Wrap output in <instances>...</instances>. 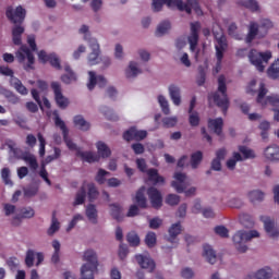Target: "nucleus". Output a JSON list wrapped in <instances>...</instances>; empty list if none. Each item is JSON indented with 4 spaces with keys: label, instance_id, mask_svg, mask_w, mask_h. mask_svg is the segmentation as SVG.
Returning a JSON list of instances; mask_svg holds the SVG:
<instances>
[{
    "label": "nucleus",
    "instance_id": "nucleus-1",
    "mask_svg": "<svg viewBox=\"0 0 279 279\" xmlns=\"http://www.w3.org/2000/svg\"><path fill=\"white\" fill-rule=\"evenodd\" d=\"M211 97L216 106H218V108H221L223 114H226L228 112V108H230L226 75L221 74L220 76H218V89Z\"/></svg>",
    "mask_w": 279,
    "mask_h": 279
},
{
    "label": "nucleus",
    "instance_id": "nucleus-2",
    "mask_svg": "<svg viewBox=\"0 0 279 279\" xmlns=\"http://www.w3.org/2000/svg\"><path fill=\"white\" fill-rule=\"evenodd\" d=\"M213 34L215 36V49H216V58L217 63L215 69L213 70L214 75H217L219 71H221V62L223 60V53L228 50V39L226 38V35H223V31H219L218 33L213 31Z\"/></svg>",
    "mask_w": 279,
    "mask_h": 279
},
{
    "label": "nucleus",
    "instance_id": "nucleus-3",
    "mask_svg": "<svg viewBox=\"0 0 279 279\" xmlns=\"http://www.w3.org/2000/svg\"><path fill=\"white\" fill-rule=\"evenodd\" d=\"M258 236L259 234H258V231L256 230H251V231L240 230L235 232V234L232 238V241L238 252H240V254H245V252H247V245H245V243Z\"/></svg>",
    "mask_w": 279,
    "mask_h": 279
},
{
    "label": "nucleus",
    "instance_id": "nucleus-4",
    "mask_svg": "<svg viewBox=\"0 0 279 279\" xmlns=\"http://www.w3.org/2000/svg\"><path fill=\"white\" fill-rule=\"evenodd\" d=\"M271 51L267 50L265 52H259L256 49H251L248 53V60L253 66L259 71V73H263L265 71V66L263 64H268L269 60H271Z\"/></svg>",
    "mask_w": 279,
    "mask_h": 279
},
{
    "label": "nucleus",
    "instance_id": "nucleus-5",
    "mask_svg": "<svg viewBox=\"0 0 279 279\" xmlns=\"http://www.w3.org/2000/svg\"><path fill=\"white\" fill-rule=\"evenodd\" d=\"M52 116H53V121H54L56 128H60V130L63 134V141H64L66 147H69L72 151H78L80 149H77V144L73 143V140L69 138V129L66 128L64 120H62L60 118V113L58 112V110H54L52 112Z\"/></svg>",
    "mask_w": 279,
    "mask_h": 279
},
{
    "label": "nucleus",
    "instance_id": "nucleus-6",
    "mask_svg": "<svg viewBox=\"0 0 279 279\" xmlns=\"http://www.w3.org/2000/svg\"><path fill=\"white\" fill-rule=\"evenodd\" d=\"M5 16L13 25H23L25 23V17L27 16V11L22 5L8 7L5 11Z\"/></svg>",
    "mask_w": 279,
    "mask_h": 279
},
{
    "label": "nucleus",
    "instance_id": "nucleus-7",
    "mask_svg": "<svg viewBox=\"0 0 279 279\" xmlns=\"http://www.w3.org/2000/svg\"><path fill=\"white\" fill-rule=\"evenodd\" d=\"M50 86L52 88L54 101L58 108H60L61 110H66L71 101L64 96V94H62V85H60V83L58 82H52Z\"/></svg>",
    "mask_w": 279,
    "mask_h": 279
},
{
    "label": "nucleus",
    "instance_id": "nucleus-8",
    "mask_svg": "<svg viewBox=\"0 0 279 279\" xmlns=\"http://www.w3.org/2000/svg\"><path fill=\"white\" fill-rule=\"evenodd\" d=\"M84 38L89 43L92 49V52L88 54V64L95 66V64H99V53H101L99 50V43H97V39L95 38H88V35H85Z\"/></svg>",
    "mask_w": 279,
    "mask_h": 279
},
{
    "label": "nucleus",
    "instance_id": "nucleus-9",
    "mask_svg": "<svg viewBox=\"0 0 279 279\" xmlns=\"http://www.w3.org/2000/svg\"><path fill=\"white\" fill-rule=\"evenodd\" d=\"M38 60L41 62V64H47L49 62L53 69H57V71L62 70V65L60 64V58H58V54L56 53H49L47 54V51L40 50L38 52Z\"/></svg>",
    "mask_w": 279,
    "mask_h": 279
},
{
    "label": "nucleus",
    "instance_id": "nucleus-10",
    "mask_svg": "<svg viewBox=\"0 0 279 279\" xmlns=\"http://www.w3.org/2000/svg\"><path fill=\"white\" fill-rule=\"evenodd\" d=\"M16 58L19 62H25V58H27V65L26 69H34V62L36 59L34 58V53L29 48L25 45H22L16 52Z\"/></svg>",
    "mask_w": 279,
    "mask_h": 279
},
{
    "label": "nucleus",
    "instance_id": "nucleus-11",
    "mask_svg": "<svg viewBox=\"0 0 279 279\" xmlns=\"http://www.w3.org/2000/svg\"><path fill=\"white\" fill-rule=\"evenodd\" d=\"M174 8H177L180 12H186V14H191L193 10L195 12H199V3L197 0H186V2L182 0H173Z\"/></svg>",
    "mask_w": 279,
    "mask_h": 279
},
{
    "label": "nucleus",
    "instance_id": "nucleus-12",
    "mask_svg": "<svg viewBox=\"0 0 279 279\" xmlns=\"http://www.w3.org/2000/svg\"><path fill=\"white\" fill-rule=\"evenodd\" d=\"M124 141H145L147 138V131L137 130L136 126L130 128L128 131L123 133Z\"/></svg>",
    "mask_w": 279,
    "mask_h": 279
},
{
    "label": "nucleus",
    "instance_id": "nucleus-13",
    "mask_svg": "<svg viewBox=\"0 0 279 279\" xmlns=\"http://www.w3.org/2000/svg\"><path fill=\"white\" fill-rule=\"evenodd\" d=\"M199 29H202V24H199V22L191 23V35L187 38L191 51L197 49V43H199Z\"/></svg>",
    "mask_w": 279,
    "mask_h": 279
},
{
    "label": "nucleus",
    "instance_id": "nucleus-14",
    "mask_svg": "<svg viewBox=\"0 0 279 279\" xmlns=\"http://www.w3.org/2000/svg\"><path fill=\"white\" fill-rule=\"evenodd\" d=\"M88 75H89V81L87 83L88 90H95V87L97 85L99 86V88H105L106 84H108V81L104 75H97L93 71H89Z\"/></svg>",
    "mask_w": 279,
    "mask_h": 279
},
{
    "label": "nucleus",
    "instance_id": "nucleus-15",
    "mask_svg": "<svg viewBox=\"0 0 279 279\" xmlns=\"http://www.w3.org/2000/svg\"><path fill=\"white\" fill-rule=\"evenodd\" d=\"M260 221L264 222L266 233L270 239H278L279 230L276 228V222L269 216H260Z\"/></svg>",
    "mask_w": 279,
    "mask_h": 279
},
{
    "label": "nucleus",
    "instance_id": "nucleus-16",
    "mask_svg": "<svg viewBox=\"0 0 279 279\" xmlns=\"http://www.w3.org/2000/svg\"><path fill=\"white\" fill-rule=\"evenodd\" d=\"M147 195L153 208H162V194L158 189L154 186L148 187Z\"/></svg>",
    "mask_w": 279,
    "mask_h": 279
},
{
    "label": "nucleus",
    "instance_id": "nucleus-17",
    "mask_svg": "<svg viewBox=\"0 0 279 279\" xmlns=\"http://www.w3.org/2000/svg\"><path fill=\"white\" fill-rule=\"evenodd\" d=\"M174 180L177 181L171 182L172 189H174L177 193H184V191H186V174L182 172H175Z\"/></svg>",
    "mask_w": 279,
    "mask_h": 279
},
{
    "label": "nucleus",
    "instance_id": "nucleus-18",
    "mask_svg": "<svg viewBox=\"0 0 279 279\" xmlns=\"http://www.w3.org/2000/svg\"><path fill=\"white\" fill-rule=\"evenodd\" d=\"M135 259L142 269H147L148 274H154L156 270V262L145 255H135Z\"/></svg>",
    "mask_w": 279,
    "mask_h": 279
},
{
    "label": "nucleus",
    "instance_id": "nucleus-19",
    "mask_svg": "<svg viewBox=\"0 0 279 279\" xmlns=\"http://www.w3.org/2000/svg\"><path fill=\"white\" fill-rule=\"evenodd\" d=\"M12 40L13 45L21 46L23 45V34H25V26L23 24H14L12 29Z\"/></svg>",
    "mask_w": 279,
    "mask_h": 279
},
{
    "label": "nucleus",
    "instance_id": "nucleus-20",
    "mask_svg": "<svg viewBox=\"0 0 279 279\" xmlns=\"http://www.w3.org/2000/svg\"><path fill=\"white\" fill-rule=\"evenodd\" d=\"M36 211L32 207H24L21 209V215L13 217L12 226H21V219H32Z\"/></svg>",
    "mask_w": 279,
    "mask_h": 279
},
{
    "label": "nucleus",
    "instance_id": "nucleus-21",
    "mask_svg": "<svg viewBox=\"0 0 279 279\" xmlns=\"http://www.w3.org/2000/svg\"><path fill=\"white\" fill-rule=\"evenodd\" d=\"M264 156L266 160H270V162H278L279 161V147L278 145L268 146L264 150Z\"/></svg>",
    "mask_w": 279,
    "mask_h": 279
},
{
    "label": "nucleus",
    "instance_id": "nucleus-22",
    "mask_svg": "<svg viewBox=\"0 0 279 279\" xmlns=\"http://www.w3.org/2000/svg\"><path fill=\"white\" fill-rule=\"evenodd\" d=\"M274 276V270L269 267L262 268L255 274H250L246 279H270Z\"/></svg>",
    "mask_w": 279,
    "mask_h": 279
},
{
    "label": "nucleus",
    "instance_id": "nucleus-23",
    "mask_svg": "<svg viewBox=\"0 0 279 279\" xmlns=\"http://www.w3.org/2000/svg\"><path fill=\"white\" fill-rule=\"evenodd\" d=\"M148 181L151 182L155 186L157 184H165V177L158 173V169L150 168L147 170Z\"/></svg>",
    "mask_w": 279,
    "mask_h": 279
},
{
    "label": "nucleus",
    "instance_id": "nucleus-24",
    "mask_svg": "<svg viewBox=\"0 0 279 279\" xmlns=\"http://www.w3.org/2000/svg\"><path fill=\"white\" fill-rule=\"evenodd\" d=\"M258 29H260V26H258V23H256V22H251L250 23L248 33H247L246 38H245V43L247 45L253 43L255 40L256 36H258Z\"/></svg>",
    "mask_w": 279,
    "mask_h": 279
},
{
    "label": "nucleus",
    "instance_id": "nucleus-25",
    "mask_svg": "<svg viewBox=\"0 0 279 279\" xmlns=\"http://www.w3.org/2000/svg\"><path fill=\"white\" fill-rule=\"evenodd\" d=\"M210 128L217 136H223V118H216L210 120Z\"/></svg>",
    "mask_w": 279,
    "mask_h": 279
},
{
    "label": "nucleus",
    "instance_id": "nucleus-26",
    "mask_svg": "<svg viewBox=\"0 0 279 279\" xmlns=\"http://www.w3.org/2000/svg\"><path fill=\"white\" fill-rule=\"evenodd\" d=\"M73 123L75 128H77L82 132H88V130H90V123L86 121L83 116H75L73 119Z\"/></svg>",
    "mask_w": 279,
    "mask_h": 279
},
{
    "label": "nucleus",
    "instance_id": "nucleus-27",
    "mask_svg": "<svg viewBox=\"0 0 279 279\" xmlns=\"http://www.w3.org/2000/svg\"><path fill=\"white\" fill-rule=\"evenodd\" d=\"M76 156L82 158L84 162H99V156L95 155L93 151H76Z\"/></svg>",
    "mask_w": 279,
    "mask_h": 279
},
{
    "label": "nucleus",
    "instance_id": "nucleus-28",
    "mask_svg": "<svg viewBox=\"0 0 279 279\" xmlns=\"http://www.w3.org/2000/svg\"><path fill=\"white\" fill-rule=\"evenodd\" d=\"M64 71L66 74L61 76V81L64 84H72V82H77V75H75V72L71 70V65H65Z\"/></svg>",
    "mask_w": 279,
    "mask_h": 279
},
{
    "label": "nucleus",
    "instance_id": "nucleus-29",
    "mask_svg": "<svg viewBox=\"0 0 279 279\" xmlns=\"http://www.w3.org/2000/svg\"><path fill=\"white\" fill-rule=\"evenodd\" d=\"M32 97L38 104L39 108L43 110V105L45 108H51V102H49V99L47 97H44L43 100H40V94H38V89H32Z\"/></svg>",
    "mask_w": 279,
    "mask_h": 279
},
{
    "label": "nucleus",
    "instance_id": "nucleus-30",
    "mask_svg": "<svg viewBox=\"0 0 279 279\" xmlns=\"http://www.w3.org/2000/svg\"><path fill=\"white\" fill-rule=\"evenodd\" d=\"M168 232H169V236H170V238L168 239V241H169L170 243H173V241H175V239H178L179 234L182 233V225H181L180 222L173 223V225L169 228Z\"/></svg>",
    "mask_w": 279,
    "mask_h": 279
},
{
    "label": "nucleus",
    "instance_id": "nucleus-31",
    "mask_svg": "<svg viewBox=\"0 0 279 279\" xmlns=\"http://www.w3.org/2000/svg\"><path fill=\"white\" fill-rule=\"evenodd\" d=\"M85 202H86V182H84L81 189L77 191L73 206H82V204H84Z\"/></svg>",
    "mask_w": 279,
    "mask_h": 279
},
{
    "label": "nucleus",
    "instance_id": "nucleus-32",
    "mask_svg": "<svg viewBox=\"0 0 279 279\" xmlns=\"http://www.w3.org/2000/svg\"><path fill=\"white\" fill-rule=\"evenodd\" d=\"M170 98L173 101L174 106H180L182 104V98L180 97V87L175 85L169 86Z\"/></svg>",
    "mask_w": 279,
    "mask_h": 279
},
{
    "label": "nucleus",
    "instance_id": "nucleus-33",
    "mask_svg": "<svg viewBox=\"0 0 279 279\" xmlns=\"http://www.w3.org/2000/svg\"><path fill=\"white\" fill-rule=\"evenodd\" d=\"M87 189V197L89 202H95L97 197H99V191L97 190V186L95 183H85V191Z\"/></svg>",
    "mask_w": 279,
    "mask_h": 279
},
{
    "label": "nucleus",
    "instance_id": "nucleus-34",
    "mask_svg": "<svg viewBox=\"0 0 279 279\" xmlns=\"http://www.w3.org/2000/svg\"><path fill=\"white\" fill-rule=\"evenodd\" d=\"M135 202L140 208H147V198L145 197V186L138 189L135 195Z\"/></svg>",
    "mask_w": 279,
    "mask_h": 279
},
{
    "label": "nucleus",
    "instance_id": "nucleus-35",
    "mask_svg": "<svg viewBox=\"0 0 279 279\" xmlns=\"http://www.w3.org/2000/svg\"><path fill=\"white\" fill-rule=\"evenodd\" d=\"M236 162H243V156L241 153L234 151L232 154V158L227 160V168H229L230 171H234L236 168Z\"/></svg>",
    "mask_w": 279,
    "mask_h": 279
},
{
    "label": "nucleus",
    "instance_id": "nucleus-36",
    "mask_svg": "<svg viewBox=\"0 0 279 279\" xmlns=\"http://www.w3.org/2000/svg\"><path fill=\"white\" fill-rule=\"evenodd\" d=\"M97 150H98V155L101 158H110V156H112V150H110V147H108V145H106V143L104 142H98L96 144Z\"/></svg>",
    "mask_w": 279,
    "mask_h": 279
},
{
    "label": "nucleus",
    "instance_id": "nucleus-37",
    "mask_svg": "<svg viewBox=\"0 0 279 279\" xmlns=\"http://www.w3.org/2000/svg\"><path fill=\"white\" fill-rule=\"evenodd\" d=\"M163 5H168V8H175L173 0H153V10L155 12H160Z\"/></svg>",
    "mask_w": 279,
    "mask_h": 279
},
{
    "label": "nucleus",
    "instance_id": "nucleus-38",
    "mask_svg": "<svg viewBox=\"0 0 279 279\" xmlns=\"http://www.w3.org/2000/svg\"><path fill=\"white\" fill-rule=\"evenodd\" d=\"M192 213L194 215H199V213H203V217H205L206 219L210 218V209H202V202L199 199H196L194 202Z\"/></svg>",
    "mask_w": 279,
    "mask_h": 279
},
{
    "label": "nucleus",
    "instance_id": "nucleus-39",
    "mask_svg": "<svg viewBox=\"0 0 279 279\" xmlns=\"http://www.w3.org/2000/svg\"><path fill=\"white\" fill-rule=\"evenodd\" d=\"M10 84H11V86H13V88H15V90H17L20 93V95H27V93H28L27 87H25V85H23V82H21V80L16 78V77H12L10 80Z\"/></svg>",
    "mask_w": 279,
    "mask_h": 279
},
{
    "label": "nucleus",
    "instance_id": "nucleus-40",
    "mask_svg": "<svg viewBox=\"0 0 279 279\" xmlns=\"http://www.w3.org/2000/svg\"><path fill=\"white\" fill-rule=\"evenodd\" d=\"M126 241L131 247H138L141 245V238L136 231H131L126 235Z\"/></svg>",
    "mask_w": 279,
    "mask_h": 279
},
{
    "label": "nucleus",
    "instance_id": "nucleus-41",
    "mask_svg": "<svg viewBox=\"0 0 279 279\" xmlns=\"http://www.w3.org/2000/svg\"><path fill=\"white\" fill-rule=\"evenodd\" d=\"M204 159V154L201 150H197L191 155V167L192 169H197L202 160Z\"/></svg>",
    "mask_w": 279,
    "mask_h": 279
},
{
    "label": "nucleus",
    "instance_id": "nucleus-42",
    "mask_svg": "<svg viewBox=\"0 0 279 279\" xmlns=\"http://www.w3.org/2000/svg\"><path fill=\"white\" fill-rule=\"evenodd\" d=\"M58 230H60V221H58V218L56 217V211L52 213V219H51V225L47 231V234L49 236H53V234H56V232H58Z\"/></svg>",
    "mask_w": 279,
    "mask_h": 279
},
{
    "label": "nucleus",
    "instance_id": "nucleus-43",
    "mask_svg": "<svg viewBox=\"0 0 279 279\" xmlns=\"http://www.w3.org/2000/svg\"><path fill=\"white\" fill-rule=\"evenodd\" d=\"M86 217L92 223H97V207L93 204H89L86 207Z\"/></svg>",
    "mask_w": 279,
    "mask_h": 279
},
{
    "label": "nucleus",
    "instance_id": "nucleus-44",
    "mask_svg": "<svg viewBox=\"0 0 279 279\" xmlns=\"http://www.w3.org/2000/svg\"><path fill=\"white\" fill-rule=\"evenodd\" d=\"M140 73H143V71L138 69V63L131 61L129 69L126 70V77H136V75H140Z\"/></svg>",
    "mask_w": 279,
    "mask_h": 279
},
{
    "label": "nucleus",
    "instance_id": "nucleus-45",
    "mask_svg": "<svg viewBox=\"0 0 279 279\" xmlns=\"http://www.w3.org/2000/svg\"><path fill=\"white\" fill-rule=\"evenodd\" d=\"M239 151L242 154L243 160H250L256 158V154L247 146H239Z\"/></svg>",
    "mask_w": 279,
    "mask_h": 279
},
{
    "label": "nucleus",
    "instance_id": "nucleus-46",
    "mask_svg": "<svg viewBox=\"0 0 279 279\" xmlns=\"http://www.w3.org/2000/svg\"><path fill=\"white\" fill-rule=\"evenodd\" d=\"M169 29H171V22L163 21L157 26L155 34H156V36H165V34H167V32H169Z\"/></svg>",
    "mask_w": 279,
    "mask_h": 279
},
{
    "label": "nucleus",
    "instance_id": "nucleus-47",
    "mask_svg": "<svg viewBox=\"0 0 279 279\" xmlns=\"http://www.w3.org/2000/svg\"><path fill=\"white\" fill-rule=\"evenodd\" d=\"M268 77L272 80H279V59L275 61L267 71Z\"/></svg>",
    "mask_w": 279,
    "mask_h": 279
},
{
    "label": "nucleus",
    "instance_id": "nucleus-48",
    "mask_svg": "<svg viewBox=\"0 0 279 279\" xmlns=\"http://www.w3.org/2000/svg\"><path fill=\"white\" fill-rule=\"evenodd\" d=\"M248 198L254 204L255 202H263L265 199V193L259 190H254L248 193Z\"/></svg>",
    "mask_w": 279,
    "mask_h": 279
},
{
    "label": "nucleus",
    "instance_id": "nucleus-49",
    "mask_svg": "<svg viewBox=\"0 0 279 279\" xmlns=\"http://www.w3.org/2000/svg\"><path fill=\"white\" fill-rule=\"evenodd\" d=\"M158 239L156 238V233L154 231H149L145 236V244L147 247H156Z\"/></svg>",
    "mask_w": 279,
    "mask_h": 279
},
{
    "label": "nucleus",
    "instance_id": "nucleus-50",
    "mask_svg": "<svg viewBox=\"0 0 279 279\" xmlns=\"http://www.w3.org/2000/svg\"><path fill=\"white\" fill-rule=\"evenodd\" d=\"M196 84L198 86H204L206 84V68L199 65L198 66V75L196 77Z\"/></svg>",
    "mask_w": 279,
    "mask_h": 279
},
{
    "label": "nucleus",
    "instance_id": "nucleus-51",
    "mask_svg": "<svg viewBox=\"0 0 279 279\" xmlns=\"http://www.w3.org/2000/svg\"><path fill=\"white\" fill-rule=\"evenodd\" d=\"M121 213V206L117 204L111 205V217H113L116 221H121L123 219V215Z\"/></svg>",
    "mask_w": 279,
    "mask_h": 279
},
{
    "label": "nucleus",
    "instance_id": "nucleus-52",
    "mask_svg": "<svg viewBox=\"0 0 279 279\" xmlns=\"http://www.w3.org/2000/svg\"><path fill=\"white\" fill-rule=\"evenodd\" d=\"M101 112L104 113L106 119H108V121H119V116H117V113H114L112 109L108 107H104L101 109Z\"/></svg>",
    "mask_w": 279,
    "mask_h": 279
},
{
    "label": "nucleus",
    "instance_id": "nucleus-53",
    "mask_svg": "<svg viewBox=\"0 0 279 279\" xmlns=\"http://www.w3.org/2000/svg\"><path fill=\"white\" fill-rule=\"evenodd\" d=\"M25 162H27L29 169H32V171H36V169H38V160L36 159L35 156L33 155H28L26 157H24Z\"/></svg>",
    "mask_w": 279,
    "mask_h": 279
},
{
    "label": "nucleus",
    "instance_id": "nucleus-54",
    "mask_svg": "<svg viewBox=\"0 0 279 279\" xmlns=\"http://www.w3.org/2000/svg\"><path fill=\"white\" fill-rule=\"evenodd\" d=\"M158 102L159 106L161 107L163 114H169V112H171V110L169 109V101H167V98H165V96L159 95Z\"/></svg>",
    "mask_w": 279,
    "mask_h": 279
},
{
    "label": "nucleus",
    "instance_id": "nucleus-55",
    "mask_svg": "<svg viewBox=\"0 0 279 279\" xmlns=\"http://www.w3.org/2000/svg\"><path fill=\"white\" fill-rule=\"evenodd\" d=\"M37 138L39 142V156L40 158H45V154H46L45 147L47 146V141L45 140V136L41 135V133L37 134Z\"/></svg>",
    "mask_w": 279,
    "mask_h": 279
},
{
    "label": "nucleus",
    "instance_id": "nucleus-56",
    "mask_svg": "<svg viewBox=\"0 0 279 279\" xmlns=\"http://www.w3.org/2000/svg\"><path fill=\"white\" fill-rule=\"evenodd\" d=\"M242 5L247 10H251V12H258V2L256 0H246Z\"/></svg>",
    "mask_w": 279,
    "mask_h": 279
},
{
    "label": "nucleus",
    "instance_id": "nucleus-57",
    "mask_svg": "<svg viewBox=\"0 0 279 279\" xmlns=\"http://www.w3.org/2000/svg\"><path fill=\"white\" fill-rule=\"evenodd\" d=\"M106 175H110V172L104 170V169H99L98 173L96 174V182L98 184H106Z\"/></svg>",
    "mask_w": 279,
    "mask_h": 279
},
{
    "label": "nucleus",
    "instance_id": "nucleus-58",
    "mask_svg": "<svg viewBox=\"0 0 279 279\" xmlns=\"http://www.w3.org/2000/svg\"><path fill=\"white\" fill-rule=\"evenodd\" d=\"M166 204H168V206H178V204H180V196H178V194H169L166 197Z\"/></svg>",
    "mask_w": 279,
    "mask_h": 279
},
{
    "label": "nucleus",
    "instance_id": "nucleus-59",
    "mask_svg": "<svg viewBox=\"0 0 279 279\" xmlns=\"http://www.w3.org/2000/svg\"><path fill=\"white\" fill-rule=\"evenodd\" d=\"M162 125L163 128H175L178 125V117L163 118Z\"/></svg>",
    "mask_w": 279,
    "mask_h": 279
},
{
    "label": "nucleus",
    "instance_id": "nucleus-60",
    "mask_svg": "<svg viewBox=\"0 0 279 279\" xmlns=\"http://www.w3.org/2000/svg\"><path fill=\"white\" fill-rule=\"evenodd\" d=\"M36 256V253L33 250H28L26 252V257H25V265L26 267H34V258Z\"/></svg>",
    "mask_w": 279,
    "mask_h": 279
},
{
    "label": "nucleus",
    "instance_id": "nucleus-61",
    "mask_svg": "<svg viewBox=\"0 0 279 279\" xmlns=\"http://www.w3.org/2000/svg\"><path fill=\"white\" fill-rule=\"evenodd\" d=\"M190 125H192V128H197V125H199V113H197L196 111H192L190 113Z\"/></svg>",
    "mask_w": 279,
    "mask_h": 279
},
{
    "label": "nucleus",
    "instance_id": "nucleus-62",
    "mask_svg": "<svg viewBox=\"0 0 279 279\" xmlns=\"http://www.w3.org/2000/svg\"><path fill=\"white\" fill-rule=\"evenodd\" d=\"M215 232L218 234V236H221L222 239H228L230 231L225 226H218L215 228Z\"/></svg>",
    "mask_w": 279,
    "mask_h": 279
},
{
    "label": "nucleus",
    "instance_id": "nucleus-63",
    "mask_svg": "<svg viewBox=\"0 0 279 279\" xmlns=\"http://www.w3.org/2000/svg\"><path fill=\"white\" fill-rule=\"evenodd\" d=\"M265 104H269V106H272L274 108H279V96L278 95L267 96Z\"/></svg>",
    "mask_w": 279,
    "mask_h": 279
},
{
    "label": "nucleus",
    "instance_id": "nucleus-64",
    "mask_svg": "<svg viewBox=\"0 0 279 279\" xmlns=\"http://www.w3.org/2000/svg\"><path fill=\"white\" fill-rule=\"evenodd\" d=\"M1 178L4 184H12V180H10V168H3L1 170Z\"/></svg>",
    "mask_w": 279,
    "mask_h": 279
}]
</instances>
